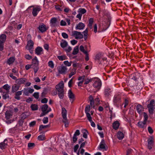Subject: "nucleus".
<instances>
[{"label": "nucleus", "instance_id": "1", "mask_svg": "<svg viewBox=\"0 0 155 155\" xmlns=\"http://www.w3.org/2000/svg\"><path fill=\"white\" fill-rule=\"evenodd\" d=\"M58 0H44V6L45 9H51L54 6L56 10H69V8L64 7L62 5H54V2Z\"/></svg>", "mask_w": 155, "mask_h": 155}, {"label": "nucleus", "instance_id": "2", "mask_svg": "<svg viewBox=\"0 0 155 155\" xmlns=\"http://www.w3.org/2000/svg\"><path fill=\"white\" fill-rule=\"evenodd\" d=\"M95 60L98 63L104 65L107 64V58L104 56V54L99 53L97 54L95 57Z\"/></svg>", "mask_w": 155, "mask_h": 155}, {"label": "nucleus", "instance_id": "3", "mask_svg": "<svg viewBox=\"0 0 155 155\" xmlns=\"http://www.w3.org/2000/svg\"><path fill=\"white\" fill-rule=\"evenodd\" d=\"M62 116L63 117V122L64 123L65 126L67 127L68 126L69 122L67 118V111L65 108L62 107L61 109Z\"/></svg>", "mask_w": 155, "mask_h": 155}, {"label": "nucleus", "instance_id": "4", "mask_svg": "<svg viewBox=\"0 0 155 155\" xmlns=\"http://www.w3.org/2000/svg\"><path fill=\"white\" fill-rule=\"evenodd\" d=\"M121 102V96L118 94H116L114 96L113 102L114 105L117 107L119 106Z\"/></svg>", "mask_w": 155, "mask_h": 155}, {"label": "nucleus", "instance_id": "5", "mask_svg": "<svg viewBox=\"0 0 155 155\" xmlns=\"http://www.w3.org/2000/svg\"><path fill=\"white\" fill-rule=\"evenodd\" d=\"M58 72L60 74H66L68 71V68L66 66L63 65L58 67Z\"/></svg>", "mask_w": 155, "mask_h": 155}, {"label": "nucleus", "instance_id": "6", "mask_svg": "<svg viewBox=\"0 0 155 155\" xmlns=\"http://www.w3.org/2000/svg\"><path fill=\"white\" fill-rule=\"evenodd\" d=\"M6 38V36L5 34H2L0 35V50L2 51L3 49L4 43Z\"/></svg>", "mask_w": 155, "mask_h": 155}, {"label": "nucleus", "instance_id": "7", "mask_svg": "<svg viewBox=\"0 0 155 155\" xmlns=\"http://www.w3.org/2000/svg\"><path fill=\"white\" fill-rule=\"evenodd\" d=\"M112 91L111 88L108 87H105L104 90L103 94L106 98H109L111 96Z\"/></svg>", "mask_w": 155, "mask_h": 155}, {"label": "nucleus", "instance_id": "8", "mask_svg": "<svg viewBox=\"0 0 155 155\" xmlns=\"http://www.w3.org/2000/svg\"><path fill=\"white\" fill-rule=\"evenodd\" d=\"M71 36L75 37V38L77 39H81L83 38V35L81 32L75 31L72 32Z\"/></svg>", "mask_w": 155, "mask_h": 155}, {"label": "nucleus", "instance_id": "9", "mask_svg": "<svg viewBox=\"0 0 155 155\" xmlns=\"http://www.w3.org/2000/svg\"><path fill=\"white\" fill-rule=\"evenodd\" d=\"M68 95L71 104H72L75 99L74 94L72 92L71 90H69L68 92Z\"/></svg>", "mask_w": 155, "mask_h": 155}, {"label": "nucleus", "instance_id": "10", "mask_svg": "<svg viewBox=\"0 0 155 155\" xmlns=\"http://www.w3.org/2000/svg\"><path fill=\"white\" fill-rule=\"evenodd\" d=\"M93 86L94 87L97 88V91L99 90L101 86V81L98 79L95 80L93 84Z\"/></svg>", "mask_w": 155, "mask_h": 155}, {"label": "nucleus", "instance_id": "11", "mask_svg": "<svg viewBox=\"0 0 155 155\" xmlns=\"http://www.w3.org/2000/svg\"><path fill=\"white\" fill-rule=\"evenodd\" d=\"M55 87L58 92L64 91V84L63 81L60 82Z\"/></svg>", "mask_w": 155, "mask_h": 155}, {"label": "nucleus", "instance_id": "12", "mask_svg": "<svg viewBox=\"0 0 155 155\" xmlns=\"http://www.w3.org/2000/svg\"><path fill=\"white\" fill-rule=\"evenodd\" d=\"M38 28L41 32L43 33L48 29V27H47L44 24H42L39 25Z\"/></svg>", "mask_w": 155, "mask_h": 155}, {"label": "nucleus", "instance_id": "13", "mask_svg": "<svg viewBox=\"0 0 155 155\" xmlns=\"http://www.w3.org/2000/svg\"><path fill=\"white\" fill-rule=\"evenodd\" d=\"M148 145L147 147L149 150H151L153 144V139L152 137L149 138L147 140Z\"/></svg>", "mask_w": 155, "mask_h": 155}, {"label": "nucleus", "instance_id": "14", "mask_svg": "<svg viewBox=\"0 0 155 155\" xmlns=\"http://www.w3.org/2000/svg\"><path fill=\"white\" fill-rule=\"evenodd\" d=\"M8 140L7 139H5L3 142L0 143V148L2 150L5 149L8 146Z\"/></svg>", "mask_w": 155, "mask_h": 155}, {"label": "nucleus", "instance_id": "15", "mask_svg": "<svg viewBox=\"0 0 155 155\" xmlns=\"http://www.w3.org/2000/svg\"><path fill=\"white\" fill-rule=\"evenodd\" d=\"M26 79L25 78H19L16 80L15 83L18 85L20 86V85L21 84H24L26 82Z\"/></svg>", "mask_w": 155, "mask_h": 155}, {"label": "nucleus", "instance_id": "16", "mask_svg": "<svg viewBox=\"0 0 155 155\" xmlns=\"http://www.w3.org/2000/svg\"><path fill=\"white\" fill-rule=\"evenodd\" d=\"M35 53L37 55H40L43 53V49L41 47H38L35 50Z\"/></svg>", "mask_w": 155, "mask_h": 155}, {"label": "nucleus", "instance_id": "17", "mask_svg": "<svg viewBox=\"0 0 155 155\" xmlns=\"http://www.w3.org/2000/svg\"><path fill=\"white\" fill-rule=\"evenodd\" d=\"M143 107L140 104H138L136 106V110L137 112L140 114L141 115L144 111Z\"/></svg>", "mask_w": 155, "mask_h": 155}, {"label": "nucleus", "instance_id": "18", "mask_svg": "<svg viewBox=\"0 0 155 155\" xmlns=\"http://www.w3.org/2000/svg\"><path fill=\"white\" fill-rule=\"evenodd\" d=\"M0 92L2 94V97L5 100L9 98L8 93L9 92L5 91L3 90L1 88L0 89Z\"/></svg>", "mask_w": 155, "mask_h": 155}, {"label": "nucleus", "instance_id": "19", "mask_svg": "<svg viewBox=\"0 0 155 155\" xmlns=\"http://www.w3.org/2000/svg\"><path fill=\"white\" fill-rule=\"evenodd\" d=\"M90 110V107L89 105H87L85 109V112L86 114V116L87 118L91 117V115L89 113Z\"/></svg>", "mask_w": 155, "mask_h": 155}, {"label": "nucleus", "instance_id": "20", "mask_svg": "<svg viewBox=\"0 0 155 155\" xmlns=\"http://www.w3.org/2000/svg\"><path fill=\"white\" fill-rule=\"evenodd\" d=\"M20 87V86L17 84H15L12 87V92L14 93L18 91Z\"/></svg>", "mask_w": 155, "mask_h": 155}, {"label": "nucleus", "instance_id": "21", "mask_svg": "<svg viewBox=\"0 0 155 155\" xmlns=\"http://www.w3.org/2000/svg\"><path fill=\"white\" fill-rule=\"evenodd\" d=\"M41 7L39 5H33L29 7L27 10H41Z\"/></svg>", "mask_w": 155, "mask_h": 155}, {"label": "nucleus", "instance_id": "22", "mask_svg": "<svg viewBox=\"0 0 155 155\" xmlns=\"http://www.w3.org/2000/svg\"><path fill=\"white\" fill-rule=\"evenodd\" d=\"M85 25L84 23L80 22L76 25L75 29L76 30H81L83 29Z\"/></svg>", "mask_w": 155, "mask_h": 155}, {"label": "nucleus", "instance_id": "23", "mask_svg": "<svg viewBox=\"0 0 155 155\" xmlns=\"http://www.w3.org/2000/svg\"><path fill=\"white\" fill-rule=\"evenodd\" d=\"M34 43L31 40H29L28 42L26 48H34Z\"/></svg>", "mask_w": 155, "mask_h": 155}, {"label": "nucleus", "instance_id": "24", "mask_svg": "<svg viewBox=\"0 0 155 155\" xmlns=\"http://www.w3.org/2000/svg\"><path fill=\"white\" fill-rule=\"evenodd\" d=\"M15 60V57L12 56L11 57L8 59L6 63L9 65H10L14 62Z\"/></svg>", "mask_w": 155, "mask_h": 155}, {"label": "nucleus", "instance_id": "25", "mask_svg": "<svg viewBox=\"0 0 155 155\" xmlns=\"http://www.w3.org/2000/svg\"><path fill=\"white\" fill-rule=\"evenodd\" d=\"M124 134L120 131H118L117 133V136L119 140H122L124 137Z\"/></svg>", "mask_w": 155, "mask_h": 155}, {"label": "nucleus", "instance_id": "26", "mask_svg": "<svg viewBox=\"0 0 155 155\" xmlns=\"http://www.w3.org/2000/svg\"><path fill=\"white\" fill-rule=\"evenodd\" d=\"M57 20L56 18H53L50 20L51 25L52 27H55L57 25L56 23Z\"/></svg>", "mask_w": 155, "mask_h": 155}, {"label": "nucleus", "instance_id": "27", "mask_svg": "<svg viewBox=\"0 0 155 155\" xmlns=\"http://www.w3.org/2000/svg\"><path fill=\"white\" fill-rule=\"evenodd\" d=\"M147 122L143 121H140L138 123V126L141 128H144L146 127Z\"/></svg>", "mask_w": 155, "mask_h": 155}, {"label": "nucleus", "instance_id": "28", "mask_svg": "<svg viewBox=\"0 0 155 155\" xmlns=\"http://www.w3.org/2000/svg\"><path fill=\"white\" fill-rule=\"evenodd\" d=\"M108 28V26L106 24V23H104V25H100L99 26V28L101 29V31H105Z\"/></svg>", "mask_w": 155, "mask_h": 155}, {"label": "nucleus", "instance_id": "29", "mask_svg": "<svg viewBox=\"0 0 155 155\" xmlns=\"http://www.w3.org/2000/svg\"><path fill=\"white\" fill-rule=\"evenodd\" d=\"M120 126V123L117 121L114 122L113 124V127L115 130H117Z\"/></svg>", "mask_w": 155, "mask_h": 155}, {"label": "nucleus", "instance_id": "30", "mask_svg": "<svg viewBox=\"0 0 155 155\" xmlns=\"http://www.w3.org/2000/svg\"><path fill=\"white\" fill-rule=\"evenodd\" d=\"M34 64L36 66L38 65V61L36 56H35V58L32 59V64Z\"/></svg>", "mask_w": 155, "mask_h": 155}, {"label": "nucleus", "instance_id": "31", "mask_svg": "<svg viewBox=\"0 0 155 155\" xmlns=\"http://www.w3.org/2000/svg\"><path fill=\"white\" fill-rule=\"evenodd\" d=\"M12 114L9 111H6L5 113V118L7 120H9L12 118Z\"/></svg>", "mask_w": 155, "mask_h": 155}, {"label": "nucleus", "instance_id": "32", "mask_svg": "<svg viewBox=\"0 0 155 155\" xmlns=\"http://www.w3.org/2000/svg\"><path fill=\"white\" fill-rule=\"evenodd\" d=\"M105 141L102 139L100 144V148L101 149H105Z\"/></svg>", "mask_w": 155, "mask_h": 155}, {"label": "nucleus", "instance_id": "33", "mask_svg": "<svg viewBox=\"0 0 155 155\" xmlns=\"http://www.w3.org/2000/svg\"><path fill=\"white\" fill-rule=\"evenodd\" d=\"M94 22V19L92 18H91L88 21V26L90 29H91L92 25Z\"/></svg>", "mask_w": 155, "mask_h": 155}, {"label": "nucleus", "instance_id": "34", "mask_svg": "<svg viewBox=\"0 0 155 155\" xmlns=\"http://www.w3.org/2000/svg\"><path fill=\"white\" fill-rule=\"evenodd\" d=\"M48 106L47 104H45L43 105L41 108L42 111L47 112L48 110Z\"/></svg>", "mask_w": 155, "mask_h": 155}, {"label": "nucleus", "instance_id": "35", "mask_svg": "<svg viewBox=\"0 0 155 155\" xmlns=\"http://www.w3.org/2000/svg\"><path fill=\"white\" fill-rule=\"evenodd\" d=\"M31 68L34 69L35 73H36L39 69L38 65L37 66L34 64H31Z\"/></svg>", "mask_w": 155, "mask_h": 155}, {"label": "nucleus", "instance_id": "36", "mask_svg": "<svg viewBox=\"0 0 155 155\" xmlns=\"http://www.w3.org/2000/svg\"><path fill=\"white\" fill-rule=\"evenodd\" d=\"M31 108L32 110H38V107L37 105L35 104H32L31 106Z\"/></svg>", "mask_w": 155, "mask_h": 155}, {"label": "nucleus", "instance_id": "37", "mask_svg": "<svg viewBox=\"0 0 155 155\" xmlns=\"http://www.w3.org/2000/svg\"><path fill=\"white\" fill-rule=\"evenodd\" d=\"M3 88L6 90L5 91L9 92V90L10 88V86L8 84H5L2 87Z\"/></svg>", "mask_w": 155, "mask_h": 155}, {"label": "nucleus", "instance_id": "38", "mask_svg": "<svg viewBox=\"0 0 155 155\" xmlns=\"http://www.w3.org/2000/svg\"><path fill=\"white\" fill-rule=\"evenodd\" d=\"M57 58L61 61H62L67 59V57L65 55L58 56Z\"/></svg>", "mask_w": 155, "mask_h": 155}, {"label": "nucleus", "instance_id": "39", "mask_svg": "<svg viewBox=\"0 0 155 155\" xmlns=\"http://www.w3.org/2000/svg\"><path fill=\"white\" fill-rule=\"evenodd\" d=\"M62 41L63 42L61 43L60 45L62 48H64L67 46L68 43L65 40Z\"/></svg>", "mask_w": 155, "mask_h": 155}, {"label": "nucleus", "instance_id": "40", "mask_svg": "<svg viewBox=\"0 0 155 155\" xmlns=\"http://www.w3.org/2000/svg\"><path fill=\"white\" fill-rule=\"evenodd\" d=\"M78 46L75 47L73 51L72 54L73 55H76L78 53Z\"/></svg>", "mask_w": 155, "mask_h": 155}, {"label": "nucleus", "instance_id": "41", "mask_svg": "<svg viewBox=\"0 0 155 155\" xmlns=\"http://www.w3.org/2000/svg\"><path fill=\"white\" fill-rule=\"evenodd\" d=\"M84 36V39L85 40H86L87 38V33L88 30L87 29H85L83 32H82Z\"/></svg>", "mask_w": 155, "mask_h": 155}, {"label": "nucleus", "instance_id": "42", "mask_svg": "<svg viewBox=\"0 0 155 155\" xmlns=\"http://www.w3.org/2000/svg\"><path fill=\"white\" fill-rule=\"evenodd\" d=\"M83 136L85 138H87V134H88V132L86 129H84L83 130Z\"/></svg>", "mask_w": 155, "mask_h": 155}, {"label": "nucleus", "instance_id": "43", "mask_svg": "<svg viewBox=\"0 0 155 155\" xmlns=\"http://www.w3.org/2000/svg\"><path fill=\"white\" fill-rule=\"evenodd\" d=\"M51 108H49L48 109V110H47V112L42 111V112L40 114V117H42L44 116H45L46 114H47L48 112L51 111Z\"/></svg>", "mask_w": 155, "mask_h": 155}, {"label": "nucleus", "instance_id": "44", "mask_svg": "<svg viewBox=\"0 0 155 155\" xmlns=\"http://www.w3.org/2000/svg\"><path fill=\"white\" fill-rule=\"evenodd\" d=\"M58 92V95L59 98L61 99H63L64 97V91L59 92Z\"/></svg>", "mask_w": 155, "mask_h": 155}, {"label": "nucleus", "instance_id": "45", "mask_svg": "<svg viewBox=\"0 0 155 155\" xmlns=\"http://www.w3.org/2000/svg\"><path fill=\"white\" fill-rule=\"evenodd\" d=\"M87 119L91 123V125L93 127H94L95 126V124L94 123L92 120V117H90L88 118H87Z\"/></svg>", "mask_w": 155, "mask_h": 155}, {"label": "nucleus", "instance_id": "46", "mask_svg": "<svg viewBox=\"0 0 155 155\" xmlns=\"http://www.w3.org/2000/svg\"><path fill=\"white\" fill-rule=\"evenodd\" d=\"M154 103V100H152L150 102V104L147 105V107H153V104Z\"/></svg>", "mask_w": 155, "mask_h": 155}, {"label": "nucleus", "instance_id": "47", "mask_svg": "<svg viewBox=\"0 0 155 155\" xmlns=\"http://www.w3.org/2000/svg\"><path fill=\"white\" fill-rule=\"evenodd\" d=\"M28 88H24L23 90V95L26 96H28Z\"/></svg>", "mask_w": 155, "mask_h": 155}, {"label": "nucleus", "instance_id": "48", "mask_svg": "<svg viewBox=\"0 0 155 155\" xmlns=\"http://www.w3.org/2000/svg\"><path fill=\"white\" fill-rule=\"evenodd\" d=\"M148 109L149 113L150 114H153V113L154 108L153 107H147Z\"/></svg>", "mask_w": 155, "mask_h": 155}, {"label": "nucleus", "instance_id": "49", "mask_svg": "<svg viewBox=\"0 0 155 155\" xmlns=\"http://www.w3.org/2000/svg\"><path fill=\"white\" fill-rule=\"evenodd\" d=\"M92 81V79H89L88 78H84V81L83 82H84V84H88L90 82H91Z\"/></svg>", "mask_w": 155, "mask_h": 155}, {"label": "nucleus", "instance_id": "50", "mask_svg": "<svg viewBox=\"0 0 155 155\" xmlns=\"http://www.w3.org/2000/svg\"><path fill=\"white\" fill-rule=\"evenodd\" d=\"M76 73V70L74 69L72 70L71 72L69 74V78H70L72 76L74 75Z\"/></svg>", "mask_w": 155, "mask_h": 155}, {"label": "nucleus", "instance_id": "51", "mask_svg": "<svg viewBox=\"0 0 155 155\" xmlns=\"http://www.w3.org/2000/svg\"><path fill=\"white\" fill-rule=\"evenodd\" d=\"M80 50L81 51L84 53V54H87V51L85 50L84 48L82 45L80 46Z\"/></svg>", "mask_w": 155, "mask_h": 155}, {"label": "nucleus", "instance_id": "52", "mask_svg": "<svg viewBox=\"0 0 155 155\" xmlns=\"http://www.w3.org/2000/svg\"><path fill=\"white\" fill-rule=\"evenodd\" d=\"M49 127V125H40L39 126V130H41L43 129L47 128Z\"/></svg>", "mask_w": 155, "mask_h": 155}, {"label": "nucleus", "instance_id": "53", "mask_svg": "<svg viewBox=\"0 0 155 155\" xmlns=\"http://www.w3.org/2000/svg\"><path fill=\"white\" fill-rule=\"evenodd\" d=\"M143 114H144L143 116H144V118L143 121L147 122V120H148V116L147 113L146 112H143Z\"/></svg>", "mask_w": 155, "mask_h": 155}, {"label": "nucleus", "instance_id": "54", "mask_svg": "<svg viewBox=\"0 0 155 155\" xmlns=\"http://www.w3.org/2000/svg\"><path fill=\"white\" fill-rule=\"evenodd\" d=\"M45 135H42L39 136L38 137V139L41 141L43 140H45Z\"/></svg>", "mask_w": 155, "mask_h": 155}, {"label": "nucleus", "instance_id": "55", "mask_svg": "<svg viewBox=\"0 0 155 155\" xmlns=\"http://www.w3.org/2000/svg\"><path fill=\"white\" fill-rule=\"evenodd\" d=\"M48 66L51 68H54V64L52 61H50L48 62Z\"/></svg>", "mask_w": 155, "mask_h": 155}, {"label": "nucleus", "instance_id": "56", "mask_svg": "<svg viewBox=\"0 0 155 155\" xmlns=\"http://www.w3.org/2000/svg\"><path fill=\"white\" fill-rule=\"evenodd\" d=\"M64 64L67 66H70L71 65V62H69L68 61H65L64 62Z\"/></svg>", "mask_w": 155, "mask_h": 155}, {"label": "nucleus", "instance_id": "57", "mask_svg": "<svg viewBox=\"0 0 155 155\" xmlns=\"http://www.w3.org/2000/svg\"><path fill=\"white\" fill-rule=\"evenodd\" d=\"M42 121L44 124L47 123L48 122V118L47 117H44Z\"/></svg>", "mask_w": 155, "mask_h": 155}, {"label": "nucleus", "instance_id": "58", "mask_svg": "<svg viewBox=\"0 0 155 155\" xmlns=\"http://www.w3.org/2000/svg\"><path fill=\"white\" fill-rule=\"evenodd\" d=\"M35 144L34 143H28V147L30 148H32L34 147Z\"/></svg>", "mask_w": 155, "mask_h": 155}, {"label": "nucleus", "instance_id": "59", "mask_svg": "<svg viewBox=\"0 0 155 155\" xmlns=\"http://www.w3.org/2000/svg\"><path fill=\"white\" fill-rule=\"evenodd\" d=\"M33 96L36 99H38L39 98V93L38 92H35L33 94Z\"/></svg>", "mask_w": 155, "mask_h": 155}, {"label": "nucleus", "instance_id": "60", "mask_svg": "<svg viewBox=\"0 0 155 155\" xmlns=\"http://www.w3.org/2000/svg\"><path fill=\"white\" fill-rule=\"evenodd\" d=\"M40 10H33L32 14L34 16H36Z\"/></svg>", "mask_w": 155, "mask_h": 155}, {"label": "nucleus", "instance_id": "61", "mask_svg": "<svg viewBox=\"0 0 155 155\" xmlns=\"http://www.w3.org/2000/svg\"><path fill=\"white\" fill-rule=\"evenodd\" d=\"M132 150L131 149H128L127 150L126 155H130L132 153Z\"/></svg>", "mask_w": 155, "mask_h": 155}, {"label": "nucleus", "instance_id": "62", "mask_svg": "<svg viewBox=\"0 0 155 155\" xmlns=\"http://www.w3.org/2000/svg\"><path fill=\"white\" fill-rule=\"evenodd\" d=\"M62 36L64 38H68V35L67 34L64 32H63L62 33Z\"/></svg>", "mask_w": 155, "mask_h": 155}, {"label": "nucleus", "instance_id": "63", "mask_svg": "<svg viewBox=\"0 0 155 155\" xmlns=\"http://www.w3.org/2000/svg\"><path fill=\"white\" fill-rule=\"evenodd\" d=\"M27 88L28 89V94L29 95V93L31 94L34 91V90L33 89H31V88L28 87Z\"/></svg>", "mask_w": 155, "mask_h": 155}, {"label": "nucleus", "instance_id": "64", "mask_svg": "<svg viewBox=\"0 0 155 155\" xmlns=\"http://www.w3.org/2000/svg\"><path fill=\"white\" fill-rule=\"evenodd\" d=\"M148 130L149 132V133L150 134H152L153 132V129L150 127H148Z\"/></svg>", "mask_w": 155, "mask_h": 155}]
</instances>
